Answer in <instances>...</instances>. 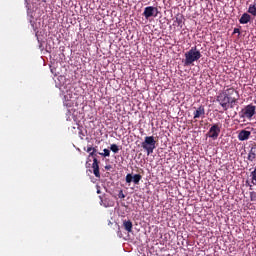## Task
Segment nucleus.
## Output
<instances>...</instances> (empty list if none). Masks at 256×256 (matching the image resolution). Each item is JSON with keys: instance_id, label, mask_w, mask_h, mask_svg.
<instances>
[{"instance_id": "39448f33", "label": "nucleus", "mask_w": 256, "mask_h": 256, "mask_svg": "<svg viewBox=\"0 0 256 256\" xmlns=\"http://www.w3.org/2000/svg\"><path fill=\"white\" fill-rule=\"evenodd\" d=\"M155 145H157V141H155L153 136H146L142 142V148L146 151L147 155H151L155 151Z\"/></svg>"}, {"instance_id": "6e6552de", "label": "nucleus", "mask_w": 256, "mask_h": 256, "mask_svg": "<svg viewBox=\"0 0 256 256\" xmlns=\"http://www.w3.org/2000/svg\"><path fill=\"white\" fill-rule=\"evenodd\" d=\"M63 105H64V107H67L68 109L73 107V105H75V102L73 101V93L71 91H67L64 94Z\"/></svg>"}, {"instance_id": "423d86ee", "label": "nucleus", "mask_w": 256, "mask_h": 256, "mask_svg": "<svg viewBox=\"0 0 256 256\" xmlns=\"http://www.w3.org/2000/svg\"><path fill=\"white\" fill-rule=\"evenodd\" d=\"M157 15H159V9L157 7L147 6L144 9L143 16L145 17V19L157 17Z\"/></svg>"}, {"instance_id": "b1692460", "label": "nucleus", "mask_w": 256, "mask_h": 256, "mask_svg": "<svg viewBox=\"0 0 256 256\" xmlns=\"http://www.w3.org/2000/svg\"><path fill=\"white\" fill-rule=\"evenodd\" d=\"M44 3H47V0H42Z\"/></svg>"}, {"instance_id": "4468645a", "label": "nucleus", "mask_w": 256, "mask_h": 256, "mask_svg": "<svg viewBox=\"0 0 256 256\" xmlns=\"http://www.w3.org/2000/svg\"><path fill=\"white\" fill-rule=\"evenodd\" d=\"M123 227L128 233H131L133 231V222L131 220H124Z\"/></svg>"}, {"instance_id": "f03ea898", "label": "nucleus", "mask_w": 256, "mask_h": 256, "mask_svg": "<svg viewBox=\"0 0 256 256\" xmlns=\"http://www.w3.org/2000/svg\"><path fill=\"white\" fill-rule=\"evenodd\" d=\"M201 57V51L197 49V46H194L188 52L185 53L184 65H193V63H195V61H199Z\"/></svg>"}, {"instance_id": "1a4fd4ad", "label": "nucleus", "mask_w": 256, "mask_h": 256, "mask_svg": "<svg viewBox=\"0 0 256 256\" xmlns=\"http://www.w3.org/2000/svg\"><path fill=\"white\" fill-rule=\"evenodd\" d=\"M141 179H143V177L141 176V174H127L126 175V183H133L134 182V185H139V182L141 181Z\"/></svg>"}, {"instance_id": "a211bd4d", "label": "nucleus", "mask_w": 256, "mask_h": 256, "mask_svg": "<svg viewBox=\"0 0 256 256\" xmlns=\"http://www.w3.org/2000/svg\"><path fill=\"white\" fill-rule=\"evenodd\" d=\"M175 23L178 27H182L183 25V18L182 17H176Z\"/></svg>"}, {"instance_id": "6ab92c4d", "label": "nucleus", "mask_w": 256, "mask_h": 256, "mask_svg": "<svg viewBox=\"0 0 256 256\" xmlns=\"http://www.w3.org/2000/svg\"><path fill=\"white\" fill-rule=\"evenodd\" d=\"M250 201H252V203H256V192H250Z\"/></svg>"}, {"instance_id": "20e7f679", "label": "nucleus", "mask_w": 256, "mask_h": 256, "mask_svg": "<svg viewBox=\"0 0 256 256\" xmlns=\"http://www.w3.org/2000/svg\"><path fill=\"white\" fill-rule=\"evenodd\" d=\"M255 113H256V106L253 104H248L241 109L238 115L240 119H244V120L248 119V121H251V119L255 117Z\"/></svg>"}, {"instance_id": "412c9836", "label": "nucleus", "mask_w": 256, "mask_h": 256, "mask_svg": "<svg viewBox=\"0 0 256 256\" xmlns=\"http://www.w3.org/2000/svg\"><path fill=\"white\" fill-rule=\"evenodd\" d=\"M105 169H106V171H110L111 165H106V166H105Z\"/></svg>"}, {"instance_id": "9b49d317", "label": "nucleus", "mask_w": 256, "mask_h": 256, "mask_svg": "<svg viewBox=\"0 0 256 256\" xmlns=\"http://www.w3.org/2000/svg\"><path fill=\"white\" fill-rule=\"evenodd\" d=\"M249 137H251V132L247 131V130H242L238 134L239 141H247V139H249Z\"/></svg>"}, {"instance_id": "4be33fe9", "label": "nucleus", "mask_w": 256, "mask_h": 256, "mask_svg": "<svg viewBox=\"0 0 256 256\" xmlns=\"http://www.w3.org/2000/svg\"><path fill=\"white\" fill-rule=\"evenodd\" d=\"M233 33H234V34H235V33H240L239 28H235L234 31H233Z\"/></svg>"}, {"instance_id": "5701e85b", "label": "nucleus", "mask_w": 256, "mask_h": 256, "mask_svg": "<svg viewBox=\"0 0 256 256\" xmlns=\"http://www.w3.org/2000/svg\"><path fill=\"white\" fill-rule=\"evenodd\" d=\"M97 193H98V194L101 193V190H97Z\"/></svg>"}, {"instance_id": "0eeeda50", "label": "nucleus", "mask_w": 256, "mask_h": 256, "mask_svg": "<svg viewBox=\"0 0 256 256\" xmlns=\"http://www.w3.org/2000/svg\"><path fill=\"white\" fill-rule=\"evenodd\" d=\"M219 133H221V127H219L217 124H214L210 127L207 136L215 141L219 137Z\"/></svg>"}, {"instance_id": "9d476101", "label": "nucleus", "mask_w": 256, "mask_h": 256, "mask_svg": "<svg viewBox=\"0 0 256 256\" xmlns=\"http://www.w3.org/2000/svg\"><path fill=\"white\" fill-rule=\"evenodd\" d=\"M199 117H205V106H199L194 112V119H199Z\"/></svg>"}, {"instance_id": "7ed1b4c3", "label": "nucleus", "mask_w": 256, "mask_h": 256, "mask_svg": "<svg viewBox=\"0 0 256 256\" xmlns=\"http://www.w3.org/2000/svg\"><path fill=\"white\" fill-rule=\"evenodd\" d=\"M86 152L89 153V157H93V163H92L93 174L95 175V177L100 179L101 172H99V160H97V148L89 146Z\"/></svg>"}, {"instance_id": "f8f14e48", "label": "nucleus", "mask_w": 256, "mask_h": 256, "mask_svg": "<svg viewBox=\"0 0 256 256\" xmlns=\"http://www.w3.org/2000/svg\"><path fill=\"white\" fill-rule=\"evenodd\" d=\"M247 159L251 163H253V161H255V159H256V146L255 145L250 148V151L248 152Z\"/></svg>"}, {"instance_id": "f3484780", "label": "nucleus", "mask_w": 256, "mask_h": 256, "mask_svg": "<svg viewBox=\"0 0 256 256\" xmlns=\"http://www.w3.org/2000/svg\"><path fill=\"white\" fill-rule=\"evenodd\" d=\"M99 155H101L102 157H109L111 155V151H109V149L105 148L103 150V153H100Z\"/></svg>"}, {"instance_id": "dca6fc26", "label": "nucleus", "mask_w": 256, "mask_h": 256, "mask_svg": "<svg viewBox=\"0 0 256 256\" xmlns=\"http://www.w3.org/2000/svg\"><path fill=\"white\" fill-rule=\"evenodd\" d=\"M110 151H112V153H119V146L117 144L110 145Z\"/></svg>"}, {"instance_id": "2eb2a0df", "label": "nucleus", "mask_w": 256, "mask_h": 256, "mask_svg": "<svg viewBox=\"0 0 256 256\" xmlns=\"http://www.w3.org/2000/svg\"><path fill=\"white\" fill-rule=\"evenodd\" d=\"M248 13H250V15H253V17H256V4H250L248 7Z\"/></svg>"}, {"instance_id": "f257e3e1", "label": "nucleus", "mask_w": 256, "mask_h": 256, "mask_svg": "<svg viewBox=\"0 0 256 256\" xmlns=\"http://www.w3.org/2000/svg\"><path fill=\"white\" fill-rule=\"evenodd\" d=\"M216 101L222 107L223 111L233 109L237 101H239V91L233 87L223 89L218 93Z\"/></svg>"}, {"instance_id": "aec40b11", "label": "nucleus", "mask_w": 256, "mask_h": 256, "mask_svg": "<svg viewBox=\"0 0 256 256\" xmlns=\"http://www.w3.org/2000/svg\"><path fill=\"white\" fill-rule=\"evenodd\" d=\"M119 199H125V194L123 193V190H120L118 193Z\"/></svg>"}, {"instance_id": "ddd939ff", "label": "nucleus", "mask_w": 256, "mask_h": 256, "mask_svg": "<svg viewBox=\"0 0 256 256\" xmlns=\"http://www.w3.org/2000/svg\"><path fill=\"white\" fill-rule=\"evenodd\" d=\"M249 21H251V15L244 13L242 14V16L239 19V23L241 25H247V23H249Z\"/></svg>"}]
</instances>
